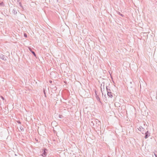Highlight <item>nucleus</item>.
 I'll return each instance as SVG.
<instances>
[{
  "instance_id": "f257e3e1",
  "label": "nucleus",
  "mask_w": 157,
  "mask_h": 157,
  "mask_svg": "<svg viewBox=\"0 0 157 157\" xmlns=\"http://www.w3.org/2000/svg\"><path fill=\"white\" fill-rule=\"evenodd\" d=\"M96 123V127L97 128H100L101 127V122L99 120L97 119H92L90 123V125L91 126H94L95 123Z\"/></svg>"
},
{
  "instance_id": "f03ea898",
  "label": "nucleus",
  "mask_w": 157,
  "mask_h": 157,
  "mask_svg": "<svg viewBox=\"0 0 157 157\" xmlns=\"http://www.w3.org/2000/svg\"><path fill=\"white\" fill-rule=\"evenodd\" d=\"M7 57L6 56H5L1 54H0V58L4 61H6L7 60Z\"/></svg>"
},
{
  "instance_id": "7ed1b4c3",
  "label": "nucleus",
  "mask_w": 157,
  "mask_h": 157,
  "mask_svg": "<svg viewBox=\"0 0 157 157\" xmlns=\"http://www.w3.org/2000/svg\"><path fill=\"white\" fill-rule=\"evenodd\" d=\"M47 149H44L42 150L43 153H42V155L43 157H45L47 155V152H46Z\"/></svg>"
},
{
  "instance_id": "20e7f679",
  "label": "nucleus",
  "mask_w": 157,
  "mask_h": 157,
  "mask_svg": "<svg viewBox=\"0 0 157 157\" xmlns=\"http://www.w3.org/2000/svg\"><path fill=\"white\" fill-rule=\"evenodd\" d=\"M150 136V133H148V131H147L145 133V139H147V138H148Z\"/></svg>"
},
{
  "instance_id": "39448f33",
  "label": "nucleus",
  "mask_w": 157,
  "mask_h": 157,
  "mask_svg": "<svg viewBox=\"0 0 157 157\" xmlns=\"http://www.w3.org/2000/svg\"><path fill=\"white\" fill-rule=\"evenodd\" d=\"M138 130L142 132V133H144V128L142 126H140L139 127V128H138Z\"/></svg>"
},
{
  "instance_id": "423d86ee",
  "label": "nucleus",
  "mask_w": 157,
  "mask_h": 157,
  "mask_svg": "<svg viewBox=\"0 0 157 157\" xmlns=\"http://www.w3.org/2000/svg\"><path fill=\"white\" fill-rule=\"evenodd\" d=\"M113 94L111 92H108L107 93L108 95L110 98H112L113 97Z\"/></svg>"
},
{
  "instance_id": "0eeeda50",
  "label": "nucleus",
  "mask_w": 157,
  "mask_h": 157,
  "mask_svg": "<svg viewBox=\"0 0 157 157\" xmlns=\"http://www.w3.org/2000/svg\"><path fill=\"white\" fill-rule=\"evenodd\" d=\"M51 87L52 89H54V90H56L57 88L56 87V86L55 85H54L53 84H52V85H51Z\"/></svg>"
},
{
  "instance_id": "6e6552de",
  "label": "nucleus",
  "mask_w": 157,
  "mask_h": 157,
  "mask_svg": "<svg viewBox=\"0 0 157 157\" xmlns=\"http://www.w3.org/2000/svg\"><path fill=\"white\" fill-rule=\"evenodd\" d=\"M29 51L31 52L33 55L35 56H36V54H35V52L34 51H33L32 50L31 48H29Z\"/></svg>"
},
{
  "instance_id": "1a4fd4ad",
  "label": "nucleus",
  "mask_w": 157,
  "mask_h": 157,
  "mask_svg": "<svg viewBox=\"0 0 157 157\" xmlns=\"http://www.w3.org/2000/svg\"><path fill=\"white\" fill-rule=\"evenodd\" d=\"M13 12L14 14H16L17 13V11L16 10L14 9L13 10Z\"/></svg>"
},
{
  "instance_id": "9d476101",
  "label": "nucleus",
  "mask_w": 157,
  "mask_h": 157,
  "mask_svg": "<svg viewBox=\"0 0 157 157\" xmlns=\"http://www.w3.org/2000/svg\"><path fill=\"white\" fill-rule=\"evenodd\" d=\"M43 93H44V95L45 97L46 98L47 97H46V94L45 91L44 89H43Z\"/></svg>"
},
{
  "instance_id": "9b49d317",
  "label": "nucleus",
  "mask_w": 157,
  "mask_h": 157,
  "mask_svg": "<svg viewBox=\"0 0 157 157\" xmlns=\"http://www.w3.org/2000/svg\"><path fill=\"white\" fill-rule=\"evenodd\" d=\"M0 5L2 6H4V4L3 2H1L0 3Z\"/></svg>"
},
{
  "instance_id": "f8f14e48",
  "label": "nucleus",
  "mask_w": 157,
  "mask_h": 157,
  "mask_svg": "<svg viewBox=\"0 0 157 157\" xmlns=\"http://www.w3.org/2000/svg\"><path fill=\"white\" fill-rule=\"evenodd\" d=\"M118 14H119L122 17H124V15L123 14H122L120 12H118Z\"/></svg>"
},
{
  "instance_id": "ddd939ff",
  "label": "nucleus",
  "mask_w": 157,
  "mask_h": 157,
  "mask_svg": "<svg viewBox=\"0 0 157 157\" xmlns=\"http://www.w3.org/2000/svg\"><path fill=\"white\" fill-rule=\"evenodd\" d=\"M24 36L25 37H27V35L26 33H24Z\"/></svg>"
},
{
  "instance_id": "4468645a",
  "label": "nucleus",
  "mask_w": 157,
  "mask_h": 157,
  "mask_svg": "<svg viewBox=\"0 0 157 157\" xmlns=\"http://www.w3.org/2000/svg\"><path fill=\"white\" fill-rule=\"evenodd\" d=\"M19 6L21 7H22V6L21 5V2H19Z\"/></svg>"
},
{
  "instance_id": "2eb2a0df",
  "label": "nucleus",
  "mask_w": 157,
  "mask_h": 157,
  "mask_svg": "<svg viewBox=\"0 0 157 157\" xmlns=\"http://www.w3.org/2000/svg\"><path fill=\"white\" fill-rule=\"evenodd\" d=\"M104 84H104V82H102V83L101 84V86L102 85H103V87H104Z\"/></svg>"
},
{
  "instance_id": "dca6fc26",
  "label": "nucleus",
  "mask_w": 157,
  "mask_h": 157,
  "mask_svg": "<svg viewBox=\"0 0 157 157\" xmlns=\"http://www.w3.org/2000/svg\"><path fill=\"white\" fill-rule=\"evenodd\" d=\"M107 93L108 92H110V90L109 89H107Z\"/></svg>"
},
{
  "instance_id": "f3484780",
  "label": "nucleus",
  "mask_w": 157,
  "mask_h": 157,
  "mask_svg": "<svg viewBox=\"0 0 157 157\" xmlns=\"http://www.w3.org/2000/svg\"><path fill=\"white\" fill-rule=\"evenodd\" d=\"M49 82L50 83H51V85H52V82L51 81V80H50L49 81Z\"/></svg>"
},
{
  "instance_id": "a211bd4d",
  "label": "nucleus",
  "mask_w": 157,
  "mask_h": 157,
  "mask_svg": "<svg viewBox=\"0 0 157 157\" xmlns=\"http://www.w3.org/2000/svg\"><path fill=\"white\" fill-rule=\"evenodd\" d=\"M17 122L18 123H19V124H21V122L20 121H17Z\"/></svg>"
},
{
  "instance_id": "6ab92c4d",
  "label": "nucleus",
  "mask_w": 157,
  "mask_h": 157,
  "mask_svg": "<svg viewBox=\"0 0 157 157\" xmlns=\"http://www.w3.org/2000/svg\"><path fill=\"white\" fill-rule=\"evenodd\" d=\"M62 116L61 115H59V117L60 118H61V117Z\"/></svg>"
},
{
  "instance_id": "aec40b11",
  "label": "nucleus",
  "mask_w": 157,
  "mask_h": 157,
  "mask_svg": "<svg viewBox=\"0 0 157 157\" xmlns=\"http://www.w3.org/2000/svg\"><path fill=\"white\" fill-rule=\"evenodd\" d=\"M100 102V98H99V99H97ZM100 102H101L100 101Z\"/></svg>"
},
{
  "instance_id": "412c9836",
  "label": "nucleus",
  "mask_w": 157,
  "mask_h": 157,
  "mask_svg": "<svg viewBox=\"0 0 157 157\" xmlns=\"http://www.w3.org/2000/svg\"><path fill=\"white\" fill-rule=\"evenodd\" d=\"M106 90H107V89H108V86H106Z\"/></svg>"
},
{
  "instance_id": "4be33fe9",
  "label": "nucleus",
  "mask_w": 157,
  "mask_h": 157,
  "mask_svg": "<svg viewBox=\"0 0 157 157\" xmlns=\"http://www.w3.org/2000/svg\"><path fill=\"white\" fill-rule=\"evenodd\" d=\"M2 99V100L3 101L5 99H4V98H3V99Z\"/></svg>"
},
{
  "instance_id": "5701e85b",
  "label": "nucleus",
  "mask_w": 157,
  "mask_h": 157,
  "mask_svg": "<svg viewBox=\"0 0 157 157\" xmlns=\"http://www.w3.org/2000/svg\"><path fill=\"white\" fill-rule=\"evenodd\" d=\"M1 98H4L2 96H1Z\"/></svg>"
},
{
  "instance_id": "b1692460",
  "label": "nucleus",
  "mask_w": 157,
  "mask_h": 157,
  "mask_svg": "<svg viewBox=\"0 0 157 157\" xmlns=\"http://www.w3.org/2000/svg\"><path fill=\"white\" fill-rule=\"evenodd\" d=\"M155 156L156 157H157V156L155 154Z\"/></svg>"
},
{
  "instance_id": "393cba45",
  "label": "nucleus",
  "mask_w": 157,
  "mask_h": 157,
  "mask_svg": "<svg viewBox=\"0 0 157 157\" xmlns=\"http://www.w3.org/2000/svg\"><path fill=\"white\" fill-rule=\"evenodd\" d=\"M60 100H61V101H62V100H61V99H60Z\"/></svg>"
},
{
  "instance_id": "a878e982",
  "label": "nucleus",
  "mask_w": 157,
  "mask_h": 157,
  "mask_svg": "<svg viewBox=\"0 0 157 157\" xmlns=\"http://www.w3.org/2000/svg\"><path fill=\"white\" fill-rule=\"evenodd\" d=\"M63 100H65V99H64V98H63Z\"/></svg>"
},
{
  "instance_id": "bb28decb",
  "label": "nucleus",
  "mask_w": 157,
  "mask_h": 157,
  "mask_svg": "<svg viewBox=\"0 0 157 157\" xmlns=\"http://www.w3.org/2000/svg\"><path fill=\"white\" fill-rule=\"evenodd\" d=\"M96 123H95V125H96Z\"/></svg>"
},
{
  "instance_id": "cd10ccee",
  "label": "nucleus",
  "mask_w": 157,
  "mask_h": 157,
  "mask_svg": "<svg viewBox=\"0 0 157 157\" xmlns=\"http://www.w3.org/2000/svg\"><path fill=\"white\" fill-rule=\"evenodd\" d=\"M122 101H124V100H123V99H122Z\"/></svg>"
},
{
  "instance_id": "c85d7f7f",
  "label": "nucleus",
  "mask_w": 157,
  "mask_h": 157,
  "mask_svg": "<svg viewBox=\"0 0 157 157\" xmlns=\"http://www.w3.org/2000/svg\"><path fill=\"white\" fill-rule=\"evenodd\" d=\"M122 101H124V100H123V99H122Z\"/></svg>"
},
{
  "instance_id": "c756f323",
  "label": "nucleus",
  "mask_w": 157,
  "mask_h": 157,
  "mask_svg": "<svg viewBox=\"0 0 157 157\" xmlns=\"http://www.w3.org/2000/svg\"><path fill=\"white\" fill-rule=\"evenodd\" d=\"M122 101H124V100H123V99H122Z\"/></svg>"
}]
</instances>
